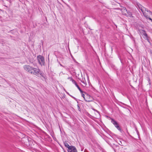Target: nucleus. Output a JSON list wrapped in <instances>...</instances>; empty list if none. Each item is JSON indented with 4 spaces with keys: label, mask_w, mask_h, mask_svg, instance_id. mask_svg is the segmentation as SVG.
<instances>
[{
    "label": "nucleus",
    "mask_w": 152,
    "mask_h": 152,
    "mask_svg": "<svg viewBox=\"0 0 152 152\" xmlns=\"http://www.w3.org/2000/svg\"><path fill=\"white\" fill-rule=\"evenodd\" d=\"M111 122L119 130L121 131V129L118 123L113 119H111Z\"/></svg>",
    "instance_id": "nucleus-6"
},
{
    "label": "nucleus",
    "mask_w": 152,
    "mask_h": 152,
    "mask_svg": "<svg viewBox=\"0 0 152 152\" xmlns=\"http://www.w3.org/2000/svg\"><path fill=\"white\" fill-rule=\"evenodd\" d=\"M141 10L143 13V15L144 16L147 18H148L149 19V16L150 15H152V13L149 11L146 10V9L143 7H141Z\"/></svg>",
    "instance_id": "nucleus-2"
},
{
    "label": "nucleus",
    "mask_w": 152,
    "mask_h": 152,
    "mask_svg": "<svg viewBox=\"0 0 152 152\" xmlns=\"http://www.w3.org/2000/svg\"><path fill=\"white\" fill-rule=\"evenodd\" d=\"M84 99L86 102H91L93 100V98L92 96L86 94H85V97H84Z\"/></svg>",
    "instance_id": "nucleus-4"
},
{
    "label": "nucleus",
    "mask_w": 152,
    "mask_h": 152,
    "mask_svg": "<svg viewBox=\"0 0 152 152\" xmlns=\"http://www.w3.org/2000/svg\"><path fill=\"white\" fill-rule=\"evenodd\" d=\"M64 144L65 147L67 148L68 149L71 147V146H69L68 144L66 141H65L64 142Z\"/></svg>",
    "instance_id": "nucleus-8"
},
{
    "label": "nucleus",
    "mask_w": 152,
    "mask_h": 152,
    "mask_svg": "<svg viewBox=\"0 0 152 152\" xmlns=\"http://www.w3.org/2000/svg\"><path fill=\"white\" fill-rule=\"evenodd\" d=\"M149 19L150 20H151L152 21V19L151 18H149Z\"/></svg>",
    "instance_id": "nucleus-14"
},
{
    "label": "nucleus",
    "mask_w": 152,
    "mask_h": 152,
    "mask_svg": "<svg viewBox=\"0 0 152 152\" xmlns=\"http://www.w3.org/2000/svg\"><path fill=\"white\" fill-rule=\"evenodd\" d=\"M37 60L40 64L42 65L44 64V59L43 56L40 55L38 56H37Z\"/></svg>",
    "instance_id": "nucleus-5"
},
{
    "label": "nucleus",
    "mask_w": 152,
    "mask_h": 152,
    "mask_svg": "<svg viewBox=\"0 0 152 152\" xmlns=\"http://www.w3.org/2000/svg\"><path fill=\"white\" fill-rule=\"evenodd\" d=\"M121 10L123 15L130 17H132V13L129 12H128L125 8H123L121 9Z\"/></svg>",
    "instance_id": "nucleus-3"
},
{
    "label": "nucleus",
    "mask_w": 152,
    "mask_h": 152,
    "mask_svg": "<svg viewBox=\"0 0 152 152\" xmlns=\"http://www.w3.org/2000/svg\"><path fill=\"white\" fill-rule=\"evenodd\" d=\"M68 152H77V151L75 147L71 146L68 150Z\"/></svg>",
    "instance_id": "nucleus-7"
},
{
    "label": "nucleus",
    "mask_w": 152,
    "mask_h": 152,
    "mask_svg": "<svg viewBox=\"0 0 152 152\" xmlns=\"http://www.w3.org/2000/svg\"><path fill=\"white\" fill-rule=\"evenodd\" d=\"M76 86L77 87L78 89L79 90V91H80V92L81 93H83V91L82 90H81V89L79 87L78 85H77Z\"/></svg>",
    "instance_id": "nucleus-10"
},
{
    "label": "nucleus",
    "mask_w": 152,
    "mask_h": 152,
    "mask_svg": "<svg viewBox=\"0 0 152 152\" xmlns=\"http://www.w3.org/2000/svg\"><path fill=\"white\" fill-rule=\"evenodd\" d=\"M82 96L83 97V98H84V97H85V95L84 94H83V93H82Z\"/></svg>",
    "instance_id": "nucleus-13"
},
{
    "label": "nucleus",
    "mask_w": 152,
    "mask_h": 152,
    "mask_svg": "<svg viewBox=\"0 0 152 152\" xmlns=\"http://www.w3.org/2000/svg\"><path fill=\"white\" fill-rule=\"evenodd\" d=\"M23 68L25 70L28 72L38 76L42 75V73L38 69L33 67L27 65H24Z\"/></svg>",
    "instance_id": "nucleus-1"
},
{
    "label": "nucleus",
    "mask_w": 152,
    "mask_h": 152,
    "mask_svg": "<svg viewBox=\"0 0 152 152\" xmlns=\"http://www.w3.org/2000/svg\"><path fill=\"white\" fill-rule=\"evenodd\" d=\"M72 83L75 84V85L76 86L77 84L76 81L73 79L72 81Z\"/></svg>",
    "instance_id": "nucleus-11"
},
{
    "label": "nucleus",
    "mask_w": 152,
    "mask_h": 152,
    "mask_svg": "<svg viewBox=\"0 0 152 152\" xmlns=\"http://www.w3.org/2000/svg\"><path fill=\"white\" fill-rule=\"evenodd\" d=\"M68 79L69 80H70L72 81L73 79L71 77H69L68 78Z\"/></svg>",
    "instance_id": "nucleus-12"
},
{
    "label": "nucleus",
    "mask_w": 152,
    "mask_h": 152,
    "mask_svg": "<svg viewBox=\"0 0 152 152\" xmlns=\"http://www.w3.org/2000/svg\"><path fill=\"white\" fill-rule=\"evenodd\" d=\"M142 31V33L143 35H144L145 37V38L147 39H148V35L146 33L145 31Z\"/></svg>",
    "instance_id": "nucleus-9"
}]
</instances>
